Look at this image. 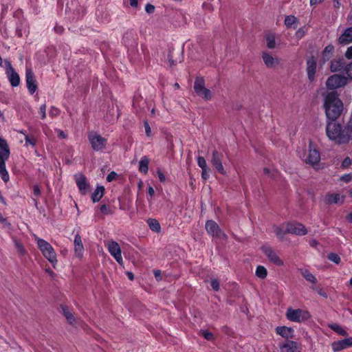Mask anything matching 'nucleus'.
Here are the masks:
<instances>
[{
  "label": "nucleus",
  "instance_id": "1",
  "mask_svg": "<svg viewBox=\"0 0 352 352\" xmlns=\"http://www.w3.org/2000/svg\"><path fill=\"white\" fill-rule=\"evenodd\" d=\"M326 134L336 144H348L352 140V118L350 117L343 125L336 121H327Z\"/></svg>",
  "mask_w": 352,
  "mask_h": 352
},
{
  "label": "nucleus",
  "instance_id": "2",
  "mask_svg": "<svg viewBox=\"0 0 352 352\" xmlns=\"http://www.w3.org/2000/svg\"><path fill=\"white\" fill-rule=\"evenodd\" d=\"M324 109L327 121H336L341 116L344 104L339 98L336 91H331L323 94Z\"/></svg>",
  "mask_w": 352,
  "mask_h": 352
},
{
  "label": "nucleus",
  "instance_id": "3",
  "mask_svg": "<svg viewBox=\"0 0 352 352\" xmlns=\"http://www.w3.org/2000/svg\"><path fill=\"white\" fill-rule=\"evenodd\" d=\"M37 245L43 256L54 266L57 263L56 254L52 246L46 241L36 238Z\"/></svg>",
  "mask_w": 352,
  "mask_h": 352
},
{
  "label": "nucleus",
  "instance_id": "4",
  "mask_svg": "<svg viewBox=\"0 0 352 352\" xmlns=\"http://www.w3.org/2000/svg\"><path fill=\"white\" fill-rule=\"evenodd\" d=\"M286 317L290 321L301 322L309 319L311 316L307 311L300 309H294L289 307L287 310Z\"/></svg>",
  "mask_w": 352,
  "mask_h": 352
},
{
  "label": "nucleus",
  "instance_id": "5",
  "mask_svg": "<svg viewBox=\"0 0 352 352\" xmlns=\"http://www.w3.org/2000/svg\"><path fill=\"white\" fill-rule=\"evenodd\" d=\"M88 140L91 145V148L95 151H102L105 148L107 142L106 138L94 131L89 133Z\"/></svg>",
  "mask_w": 352,
  "mask_h": 352
},
{
  "label": "nucleus",
  "instance_id": "6",
  "mask_svg": "<svg viewBox=\"0 0 352 352\" xmlns=\"http://www.w3.org/2000/svg\"><path fill=\"white\" fill-rule=\"evenodd\" d=\"M194 90L199 96L206 100L212 98V92L205 87V82L203 78H196L194 83Z\"/></svg>",
  "mask_w": 352,
  "mask_h": 352
},
{
  "label": "nucleus",
  "instance_id": "7",
  "mask_svg": "<svg viewBox=\"0 0 352 352\" xmlns=\"http://www.w3.org/2000/svg\"><path fill=\"white\" fill-rule=\"evenodd\" d=\"M346 83V78L338 74H333L327 78L326 86L328 89L333 90L345 86Z\"/></svg>",
  "mask_w": 352,
  "mask_h": 352
},
{
  "label": "nucleus",
  "instance_id": "8",
  "mask_svg": "<svg viewBox=\"0 0 352 352\" xmlns=\"http://www.w3.org/2000/svg\"><path fill=\"white\" fill-rule=\"evenodd\" d=\"M105 246L107 248L110 254L115 258V260L120 265H123V259L121 253V249L119 244L115 241H109L105 243Z\"/></svg>",
  "mask_w": 352,
  "mask_h": 352
},
{
  "label": "nucleus",
  "instance_id": "9",
  "mask_svg": "<svg viewBox=\"0 0 352 352\" xmlns=\"http://www.w3.org/2000/svg\"><path fill=\"white\" fill-rule=\"evenodd\" d=\"M5 66L6 74L11 85L13 87H17L20 84V77L19 74L12 67L11 63L9 60H5Z\"/></svg>",
  "mask_w": 352,
  "mask_h": 352
},
{
  "label": "nucleus",
  "instance_id": "10",
  "mask_svg": "<svg viewBox=\"0 0 352 352\" xmlns=\"http://www.w3.org/2000/svg\"><path fill=\"white\" fill-rule=\"evenodd\" d=\"M138 36L133 30H127L122 38L123 43L129 49L134 50L138 45Z\"/></svg>",
  "mask_w": 352,
  "mask_h": 352
},
{
  "label": "nucleus",
  "instance_id": "11",
  "mask_svg": "<svg viewBox=\"0 0 352 352\" xmlns=\"http://www.w3.org/2000/svg\"><path fill=\"white\" fill-rule=\"evenodd\" d=\"M285 232L302 236L307 234V230L300 223L289 222L285 225Z\"/></svg>",
  "mask_w": 352,
  "mask_h": 352
},
{
  "label": "nucleus",
  "instance_id": "12",
  "mask_svg": "<svg viewBox=\"0 0 352 352\" xmlns=\"http://www.w3.org/2000/svg\"><path fill=\"white\" fill-rule=\"evenodd\" d=\"M261 250L271 263L277 266H283L284 265L283 261L270 246L263 245L261 247Z\"/></svg>",
  "mask_w": 352,
  "mask_h": 352
},
{
  "label": "nucleus",
  "instance_id": "13",
  "mask_svg": "<svg viewBox=\"0 0 352 352\" xmlns=\"http://www.w3.org/2000/svg\"><path fill=\"white\" fill-rule=\"evenodd\" d=\"M304 160L306 164L311 166L318 164L320 160V153L316 148H313L311 141H309V152Z\"/></svg>",
  "mask_w": 352,
  "mask_h": 352
},
{
  "label": "nucleus",
  "instance_id": "14",
  "mask_svg": "<svg viewBox=\"0 0 352 352\" xmlns=\"http://www.w3.org/2000/svg\"><path fill=\"white\" fill-rule=\"evenodd\" d=\"M279 347L280 352H301L302 351L300 343L289 340L280 343Z\"/></svg>",
  "mask_w": 352,
  "mask_h": 352
},
{
  "label": "nucleus",
  "instance_id": "15",
  "mask_svg": "<svg viewBox=\"0 0 352 352\" xmlns=\"http://www.w3.org/2000/svg\"><path fill=\"white\" fill-rule=\"evenodd\" d=\"M10 156V151H0V175L4 182L9 180V174L6 168V160Z\"/></svg>",
  "mask_w": 352,
  "mask_h": 352
},
{
  "label": "nucleus",
  "instance_id": "16",
  "mask_svg": "<svg viewBox=\"0 0 352 352\" xmlns=\"http://www.w3.org/2000/svg\"><path fill=\"white\" fill-rule=\"evenodd\" d=\"M25 78L28 89L31 94H33L37 89V83L34 75L30 68L26 69Z\"/></svg>",
  "mask_w": 352,
  "mask_h": 352
},
{
  "label": "nucleus",
  "instance_id": "17",
  "mask_svg": "<svg viewBox=\"0 0 352 352\" xmlns=\"http://www.w3.org/2000/svg\"><path fill=\"white\" fill-rule=\"evenodd\" d=\"M74 177L76 185L81 194H87L89 189V185L87 181L85 176L81 173H78L75 175Z\"/></svg>",
  "mask_w": 352,
  "mask_h": 352
},
{
  "label": "nucleus",
  "instance_id": "18",
  "mask_svg": "<svg viewBox=\"0 0 352 352\" xmlns=\"http://www.w3.org/2000/svg\"><path fill=\"white\" fill-rule=\"evenodd\" d=\"M168 61L170 67L175 65L177 63H181L182 61V51L170 48L168 54Z\"/></svg>",
  "mask_w": 352,
  "mask_h": 352
},
{
  "label": "nucleus",
  "instance_id": "19",
  "mask_svg": "<svg viewBox=\"0 0 352 352\" xmlns=\"http://www.w3.org/2000/svg\"><path fill=\"white\" fill-rule=\"evenodd\" d=\"M262 59L267 68H274L280 63V60L278 58L274 57L267 52L262 53Z\"/></svg>",
  "mask_w": 352,
  "mask_h": 352
},
{
  "label": "nucleus",
  "instance_id": "20",
  "mask_svg": "<svg viewBox=\"0 0 352 352\" xmlns=\"http://www.w3.org/2000/svg\"><path fill=\"white\" fill-rule=\"evenodd\" d=\"M352 346V337L340 340L332 343V348L334 351H339Z\"/></svg>",
  "mask_w": 352,
  "mask_h": 352
},
{
  "label": "nucleus",
  "instance_id": "21",
  "mask_svg": "<svg viewBox=\"0 0 352 352\" xmlns=\"http://www.w3.org/2000/svg\"><path fill=\"white\" fill-rule=\"evenodd\" d=\"M74 252L77 257L81 258L84 252V246L82 244L81 236L79 234L75 235L74 241Z\"/></svg>",
  "mask_w": 352,
  "mask_h": 352
},
{
  "label": "nucleus",
  "instance_id": "22",
  "mask_svg": "<svg viewBox=\"0 0 352 352\" xmlns=\"http://www.w3.org/2000/svg\"><path fill=\"white\" fill-rule=\"evenodd\" d=\"M277 334L285 338L286 340L294 338V329L287 327H277L276 329Z\"/></svg>",
  "mask_w": 352,
  "mask_h": 352
},
{
  "label": "nucleus",
  "instance_id": "23",
  "mask_svg": "<svg viewBox=\"0 0 352 352\" xmlns=\"http://www.w3.org/2000/svg\"><path fill=\"white\" fill-rule=\"evenodd\" d=\"M338 42L346 45L352 42V27L346 28L338 38Z\"/></svg>",
  "mask_w": 352,
  "mask_h": 352
},
{
  "label": "nucleus",
  "instance_id": "24",
  "mask_svg": "<svg viewBox=\"0 0 352 352\" xmlns=\"http://www.w3.org/2000/svg\"><path fill=\"white\" fill-rule=\"evenodd\" d=\"M206 229L207 232L213 236H219V226L215 221L212 220L207 221L206 223Z\"/></svg>",
  "mask_w": 352,
  "mask_h": 352
},
{
  "label": "nucleus",
  "instance_id": "25",
  "mask_svg": "<svg viewBox=\"0 0 352 352\" xmlns=\"http://www.w3.org/2000/svg\"><path fill=\"white\" fill-rule=\"evenodd\" d=\"M307 75L308 78L310 80H313L314 78L316 69V63L314 60H309L307 63Z\"/></svg>",
  "mask_w": 352,
  "mask_h": 352
},
{
  "label": "nucleus",
  "instance_id": "26",
  "mask_svg": "<svg viewBox=\"0 0 352 352\" xmlns=\"http://www.w3.org/2000/svg\"><path fill=\"white\" fill-rule=\"evenodd\" d=\"M104 193V188L103 186H98L95 191L91 194V199L93 202H98L100 200Z\"/></svg>",
  "mask_w": 352,
  "mask_h": 352
},
{
  "label": "nucleus",
  "instance_id": "27",
  "mask_svg": "<svg viewBox=\"0 0 352 352\" xmlns=\"http://www.w3.org/2000/svg\"><path fill=\"white\" fill-rule=\"evenodd\" d=\"M149 159L146 156L141 158L139 162V170L142 173H147L148 170Z\"/></svg>",
  "mask_w": 352,
  "mask_h": 352
},
{
  "label": "nucleus",
  "instance_id": "28",
  "mask_svg": "<svg viewBox=\"0 0 352 352\" xmlns=\"http://www.w3.org/2000/svg\"><path fill=\"white\" fill-rule=\"evenodd\" d=\"M325 200L328 204H338L340 201V195L338 193L327 194Z\"/></svg>",
  "mask_w": 352,
  "mask_h": 352
},
{
  "label": "nucleus",
  "instance_id": "29",
  "mask_svg": "<svg viewBox=\"0 0 352 352\" xmlns=\"http://www.w3.org/2000/svg\"><path fill=\"white\" fill-rule=\"evenodd\" d=\"M345 67L344 63L342 60H338L332 61L331 65V69L332 72L344 71Z\"/></svg>",
  "mask_w": 352,
  "mask_h": 352
},
{
  "label": "nucleus",
  "instance_id": "30",
  "mask_svg": "<svg viewBox=\"0 0 352 352\" xmlns=\"http://www.w3.org/2000/svg\"><path fill=\"white\" fill-rule=\"evenodd\" d=\"M62 309H63V314L64 316H65V318H67V321L72 325H75L76 324V318H74V315L72 314V313H71L67 308L65 307H62Z\"/></svg>",
  "mask_w": 352,
  "mask_h": 352
},
{
  "label": "nucleus",
  "instance_id": "31",
  "mask_svg": "<svg viewBox=\"0 0 352 352\" xmlns=\"http://www.w3.org/2000/svg\"><path fill=\"white\" fill-rule=\"evenodd\" d=\"M256 276L262 279L265 278L267 276L266 268L262 265H258L256 270Z\"/></svg>",
  "mask_w": 352,
  "mask_h": 352
},
{
  "label": "nucleus",
  "instance_id": "32",
  "mask_svg": "<svg viewBox=\"0 0 352 352\" xmlns=\"http://www.w3.org/2000/svg\"><path fill=\"white\" fill-rule=\"evenodd\" d=\"M148 224L151 230L155 232H159L160 230V225L159 222L155 219H149L148 221Z\"/></svg>",
  "mask_w": 352,
  "mask_h": 352
},
{
  "label": "nucleus",
  "instance_id": "33",
  "mask_svg": "<svg viewBox=\"0 0 352 352\" xmlns=\"http://www.w3.org/2000/svg\"><path fill=\"white\" fill-rule=\"evenodd\" d=\"M302 275L307 281L312 283H317L316 278L309 271H308L307 270L302 271Z\"/></svg>",
  "mask_w": 352,
  "mask_h": 352
},
{
  "label": "nucleus",
  "instance_id": "34",
  "mask_svg": "<svg viewBox=\"0 0 352 352\" xmlns=\"http://www.w3.org/2000/svg\"><path fill=\"white\" fill-rule=\"evenodd\" d=\"M298 19L293 15L287 16L285 19V25L287 28H292L293 25L297 23Z\"/></svg>",
  "mask_w": 352,
  "mask_h": 352
},
{
  "label": "nucleus",
  "instance_id": "35",
  "mask_svg": "<svg viewBox=\"0 0 352 352\" xmlns=\"http://www.w3.org/2000/svg\"><path fill=\"white\" fill-rule=\"evenodd\" d=\"M212 162L217 169L220 170V160L219 158V153L216 150L213 151Z\"/></svg>",
  "mask_w": 352,
  "mask_h": 352
},
{
  "label": "nucleus",
  "instance_id": "36",
  "mask_svg": "<svg viewBox=\"0 0 352 352\" xmlns=\"http://www.w3.org/2000/svg\"><path fill=\"white\" fill-rule=\"evenodd\" d=\"M330 328L339 335L346 336L347 334L346 331L341 326L337 324H331Z\"/></svg>",
  "mask_w": 352,
  "mask_h": 352
},
{
  "label": "nucleus",
  "instance_id": "37",
  "mask_svg": "<svg viewBox=\"0 0 352 352\" xmlns=\"http://www.w3.org/2000/svg\"><path fill=\"white\" fill-rule=\"evenodd\" d=\"M25 146L31 145L34 146L36 143V140L33 136H30L28 134H25Z\"/></svg>",
  "mask_w": 352,
  "mask_h": 352
},
{
  "label": "nucleus",
  "instance_id": "38",
  "mask_svg": "<svg viewBox=\"0 0 352 352\" xmlns=\"http://www.w3.org/2000/svg\"><path fill=\"white\" fill-rule=\"evenodd\" d=\"M327 258L331 261L335 263L336 264H339L341 261V258L340 256L336 253H330L328 254Z\"/></svg>",
  "mask_w": 352,
  "mask_h": 352
},
{
  "label": "nucleus",
  "instance_id": "39",
  "mask_svg": "<svg viewBox=\"0 0 352 352\" xmlns=\"http://www.w3.org/2000/svg\"><path fill=\"white\" fill-rule=\"evenodd\" d=\"M274 232L276 234V236L280 239L283 238L284 235L287 233L285 230H283L281 227L274 226Z\"/></svg>",
  "mask_w": 352,
  "mask_h": 352
},
{
  "label": "nucleus",
  "instance_id": "40",
  "mask_svg": "<svg viewBox=\"0 0 352 352\" xmlns=\"http://www.w3.org/2000/svg\"><path fill=\"white\" fill-rule=\"evenodd\" d=\"M267 46L270 49H274L276 46L275 38L272 36H268L266 38Z\"/></svg>",
  "mask_w": 352,
  "mask_h": 352
},
{
  "label": "nucleus",
  "instance_id": "41",
  "mask_svg": "<svg viewBox=\"0 0 352 352\" xmlns=\"http://www.w3.org/2000/svg\"><path fill=\"white\" fill-rule=\"evenodd\" d=\"M344 72L348 76L349 78L352 79V62L345 65Z\"/></svg>",
  "mask_w": 352,
  "mask_h": 352
},
{
  "label": "nucleus",
  "instance_id": "42",
  "mask_svg": "<svg viewBox=\"0 0 352 352\" xmlns=\"http://www.w3.org/2000/svg\"><path fill=\"white\" fill-rule=\"evenodd\" d=\"M5 150L10 151L8 145L6 140L0 137V151H4Z\"/></svg>",
  "mask_w": 352,
  "mask_h": 352
},
{
  "label": "nucleus",
  "instance_id": "43",
  "mask_svg": "<svg viewBox=\"0 0 352 352\" xmlns=\"http://www.w3.org/2000/svg\"><path fill=\"white\" fill-rule=\"evenodd\" d=\"M14 243H15V247L17 250V251L21 254H24L25 251V249L23 246V245L21 243H20L19 241H14Z\"/></svg>",
  "mask_w": 352,
  "mask_h": 352
},
{
  "label": "nucleus",
  "instance_id": "44",
  "mask_svg": "<svg viewBox=\"0 0 352 352\" xmlns=\"http://www.w3.org/2000/svg\"><path fill=\"white\" fill-rule=\"evenodd\" d=\"M197 164H198L200 168H201V169L207 168L206 162L204 157H199L197 158Z\"/></svg>",
  "mask_w": 352,
  "mask_h": 352
},
{
  "label": "nucleus",
  "instance_id": "45",
  "mask_svg": "<svg viewBox=\"0 0 352 352\" xmlns=\"http://www.w3.org/2000/svg\"><path fill=\"white\" fill-rule=\"evenodd\" d=\"M200 333L208 340H212L213 339V334L208 331H202Z\"/></svg>",
  "mask_w": 352,
  "mask_h": 352
},
{
  "label": "nucleus",
  "instance_id": "46",
  "mask_svg": "<svg viewBox=\"0 0 352 352\" xmlns=\"http://www.w3.org/2000/svg\"><path fill=\"white\" fill-rule=\"evenodd\" d=\"M39 113L41 116V119H45L46 118V104H42L39 108Z\"/></svg>",
  "mask_w": 352,
  "mask_h": 352
},
{
  "label": "nucleus",
  "instance_id": "47",
  "mask_svg": "<svg viewBox=\"0 0 352 352\" xmlns=\"http://www.w3.org/2000/svg\"><path fill=\"white\" fill-rule=\"evenodd\" d=\"M59 112H60V111L58 109H57L54 107H52L50 110L49 114L51 117L54 118V117L57 116L59 114Z\"/></svg>",
  "mask_w": 352,
  "mask_h": 352
},
{
  "label": "nucleus",
  "instance_id": "48",
  "mask_svg": "<svg viewBox=\"0 0 352 352\" xmlns=\"http://www.w3.org/2000/svg\"><path fill=\"white\" fill-rule=\"evenodd\" d=\"M117 177H118V174L116 172L112 171L107 175V181L109 182H111L113 181L114 179H116Z\"/></svg>",
  "mask_w": 352,
  "mask_h": 352
},
{
  "label": "nucleus",
  "instance_id": "49",
  "mask_svg": "<svg viewBox=\"0 0 352 352\" xmlns=\"http://www.w3.org/2000/svg\"><path fill=\"white\" fill-rule=\"evenodd\" d=\"M340 180L343 181L346 183H348L352 180V175L351 174H346L340 177Z\"/></svg>",
  "mask_w": 352,
  "mask_h": 352
},
{
  "label": "nucleus",
  "instance_id": "50",
  "mask_svg": "<svg viewBox=\"0 0 352 352\" xmlns=\"http://www.w3.org/2000/svg\"><path fill=\"white\" fill-rule=\"evenodd\" d=\"M145 10L147 13L151 14L155 11V6L150 3H147L145 6Z\"/></svg>",
  "mask_w": 352,
  "mask_h": 352
},
{
  "label": "nucleus",
  "instance_id": "51",
  "mask_svg": "<svg viewBox=\"0 0 352 352\" xmlns=\"http://www.w3.org/2000/svg\"><path fill=\"white\" fill-rule=\"evenodd\" d=\"M33 193L34 195L36 197H39L41 195V190L38 185H34L33 187Z\"/></svg>",
  "mask_w": 352,
  "mask_h": 352
},
{
  "label": "nucleus",
  "instance_id": "52",
  "mask_svg": "<svg viewBox=\"0 0 352 352\" xmlns=\"http://www.w3.org/2000/svg\"><path fill=\"white\" fill-rule=\"evenodd\" d=\"M211 286L213 289L218 291L219 288V284L217 280L213 279L211 280Z\"/></svg>",
  "mask_w": 352,
  "mask_h": 352
},
{
  "label": "nucleus",
  "instance_id": "53",
  "mask_svg": "<svg viewBox=\"0 0 352 352\" xmlns=\"http://www.w3.org/2000/svg\"><path fill=\"white\" fill-rule=\"evenodd\" d=\"M351 164V160L349 157H346L342 163V166L345 168L349 167Z\"/></svg>",
  "mask_w": 352,
  "mask_h": 352
},
{
  "label": "nucleus",
  "instance_id": "54",
  "mask_svg": "<svg viewBox=\"0 0 352 352\" xmlns=\"http://www.w3.org/2000/svg\"><path fill=\"white\" fill-rule=\"evenodd\" d=\"M145 133L147 136L151 135V129L147 122H144Z\"/></svg>",
  "mask_w": 352,
  "mask_h": 352
},
{
  "label": "nucleus",
  "instance_id": "55",
  "mask_svg": "<svg viewBox=\"0 0 352 352\" xmlns=\"http://www.w3.org/2000/svg\"><path fill=\"white\" fill-rule=\"evenodd\" d=\"M313 289H316V288L314 287H312ZM317 290V292L318 294L320 295V296H323L324 298H327V293L324 291L323 289L322 288H319V289H316Z\"/></svg>",
  "mask_w": 352,
  "mask_h": 352
},
{
  "label": "nucleus",
  "instance_id": "56",
  "mask_svg": "<svg viewBox=\"0 0 352 352\" xmlns=\"http://www.w3.org/2000/svg\"><path fill=\"white\" fill-rule=\"evenodd\" d=\"M201 176H202V178L204 179H206L208 178L209 174H208V170L207 168H202Z\"/></svg>",
  "mask_w": 352,
  "mask_h": 352
},
{
  "label": "nucleus",
  "instance_id": "57",
  "mask_svg": "<svg viewBox=\"0 0 352 352\" xmlns=\"http://www.w3.org/2000/svg\"><path fill=\"white\" fill-rule=\"evenodd\" d=\"M100 211L104 214H109L110 212L107 206L105 204H103L100 206Z\"/></svg>",
  "mask_w": 352,
  "mask_h": 352
},
{
  "label": "nucleus",
  "instance_id": "58",
  "mask_svg": "<svg viewBox=\"0 0 352 352\" xmlns=\"http://www.w3.org/2000/svg\"><path fill=\"white\" fill-rule=\"evenodd\" d=\"M157 175H158V177H159V179L161 182H165L166 180V177L164 176V175L163 174V173L160 170H157Z\"/></svg>",
  "mask_w": 352,
  "mask_h": 352
},
{
  "label": "nucleus",
  "instance_id": "59",
  "mask_svg": "<svg viewBox=\"0 0 352 352\" xmlns=\"http://www.w3.org/2000/svg\"><path fill=\"white\" fill-rule=\"evenodd\" d=\"M154 275L157 281H160L162 279L160 270H155Z\"/></svg>",
  "mask_w": 352,
  "mask_h": 352
},
{
  "label": "nucleus",
  "instance_id": "60",
  "mask_svg": "<svg viewBox=\"0 0 352 352\" xmlns=\"http://www.w3.org/2000/svg\"><path fill=\"white\" fill-rule=\"evenodd\" d=\"M345 56L348 58H352V46L347 49Z\"/></svg>",
  "mask_w": 352,
  "mask_h": 352
},
{
  "label": "nucleus",
  "instance_id": "61",
  "mask_svg": "<svg viewBox=\"0 0 352 352\" xmlns=\"http://www.w3.org/2000/svg\"><path fill=\"white\" fill-rule=\"evenodd\" d=\"M130 5L131 7L136 8L138 5V0H130Z\"/></svg>",
  "mask_w": 352,
  "mask_h": 352
},
{
  "label": "nucleus",
  "instance_id": "62",
  "mask_svg": "<svg viewBox=\"0 0 352 352\" xmlns=\"http://www.w3.org/2000/svg\"><path fill=\"white\" fill-rule=\"evenodd\" d=\"M148 194L151 196V197H153L155 194V190L153 189V187L150 186L148 187Z\"/></svg>",
  "mask_w": 352,
  "mask_h": 352
},
{
  "label": "nucleus",
  "instance_id": "63",
  "mask_svg": "<svg viewBox=\"0 0 352 352\" xmlns=\"http://www.w3.org/2000/svg\"><path fill=\"white\" fill-rule=\"evenodd\" d=\"M54 30L57 32V33H62L63 31V28L62 26H55L54 27Z\"/></svg>",
  "mask_w": 352,
  "mask_h": 352
},
{
  "label": "nucleus",
  "instance_id": "64",
  "mask_svg": "<svg viewBox=\"0 0 352 352\" xmlns=\"http://www.w3.org/2000/svg\"><path fill=\"white\" fill-rule=\"evenodd\" d=\"M346 220H347L349 223H352V212L349 213V214L346 217Z\"/></svg>",
  "mask_w": 352,
  "mask_h": 352
}]
</instances>
